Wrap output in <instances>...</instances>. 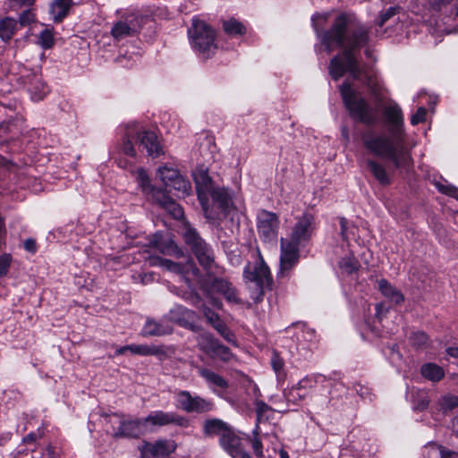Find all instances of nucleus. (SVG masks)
Returning <instances> with one entry per match:
<instances>
[{
    "label": "nucleus",
    "instance_id": "nucleus-45",
    "mask_svg": "<svg viewBox=\"0 0 458 458\" xmlns=\"http://www.w3.org/2000/svg\"><path fill=\"white\" fill-rule=\"evenodd\" d=\"M202 312L204 316L206 317L207 320L213 326L216 325L217 322H221L219 316L215 313L210 308L207 306H201Z\"/></svg>",
    "mask_w": 458,
    "mask_h": 458
},
{
    "label": "nucleus",
    "instance_id": "nucleus-46",
    "mask_svg": "<svg viewBox=\"0 0 458 458\" xmlns=\"http://www.w3.org/2000/svg\"><path fill=\"white\" fill-rule=\"evenodd\" d=\"M256 411H257V423L259 424L261 421L263 415L267 411H271V408L263 401H258L256 403Z\"/></svg>",
    "mask_w": 458,
    "mask_h": 458
},
{
    "label": "nucleus",
    "instance_id": "nucleus-14",
    "mask_svg": "<svg viewBox=\"0 0 458 458\" xmlns=\"http://www.w3.org/2000/svg\"><path fill=\"white\" fill-rule=\"evenodd\" d=\"M199 345L204 352L213 359H219L226 362L233 357L231 350L223 345L211 334H201L199 337Z\"/></svg>",
    "mask_w": 458,
    "mask_h": 458
},
{
    "label": "nucleus",
    "instance_id": "nucleus-63",
    "mask_svg": "<svg viewBox=\"0 0 458 458\" xmlns=\"http://www.w3.org/2000/svg\"><path fill=\"white\" fill-rule=\"evenodd\" d=\"M367 85L371 88V93L373 95H377V91H376V89L373 88L372 84H373V81H372V79L370 77L368 78L367 80Z\"/></svg>",
    "mask_w": 458,
    "mask_h": 458
},
{
    "label": "nucleus",
    "instance_id": "nucleus-64",
    "mask_svg": "<svg viewBox=\"0 0 458 458\" xmlns=\"http://www.w3.org/2000/svg\"><path fill=\"white\" fill-rule=\"evenodd\" d=\"M279 454H280V458H290L288 453L286 451H284V449H281L279 451Z\"/></svg>",
    "mask_w": 458,
    "mask_h": 458
},
{
    "label": "nucleus",
    "instance_id": "nucleus-19",
    "mask_svg": "<svg viewBox=\"0 0 458 458\" xmlns=\"http://www.w3.org/2000/svg\"><path fill=\"white\" fill-rule=\"evenodd\" d=\"M314 229V216L310 213H304L298 219L289 238L299 243L308 242L311 238Z\"/></svg>",
    "mask_w": 458,
    "mask_h": 458
},
{
    "label": "nucleus",
    "instance_id": "nucleus-2",
    "mask_svg": "<svg viewBox=\"0 0 458 458\" xmlns=\"http://www.w3.org/2000/svg\"><path fill=\"white\" fill-rule=\"evenodd\" d=\"M384 115L390 124L388 134L368 131L362 136L363 145L371 154L392 162L395 169H409L412 157L405 145L402 110L398 106H389Z\"/></svg>",
    "mask_w": 458,
    "mask_h": 458
},
{
    "label": "nucleus",
    "instance_id": "nucleus-18",
    "mask_svg": "<svg viewBox=\"0 0 458 458\" xmlns=\"http://www.w3.org/2000/svg\"><path fill=\"white\" fill-rule=\"evenodd\" d=\"M176 444L172 440L160 439L155 443H144L140 447L142 458L165 457L174 453Z\"/></svg>",
    "mask_w": 458,
    "mask_h": 458
},
{
    "label": "nucleus",
    "instance_id": "nucleus-6",
    "mask_svg": "<svg viewBox=\"0 0 458 458\" xmlns=\"http://www.w3.org/2000/svg\"><path fill=\"white\" fill-rule=\"evenodd\" d=\"M340 91L352 117L366 125H375L377 123V111L360 95L355 92L349 83L341 85Z\"/></svg>",
    "mask_w": 458,
    "mask_h": 458
},
{
    "label": "nucleus",
    "instance_id": "nucleus-53",
    "mask_svg": "<svg viewBox=\"0 0 458 458\" xmlns=\"http://www.w3.org/2000/svg\"><path fill=\"white\" fill-rule=\"evenodd\" d=\"M271 364L274 370L276 372H279L283 369L284 361L276 353H274V356L271 360Z\"/></svg>",
    "mask_w": 458,
    "mask_h": 458
},
{
    "label": "nucleus",
    "instance_id": "nucleus-32",
    "mask_svg": "<svg viewBox=\"0 0 458 458\" xmlns=\"http://www.w3.org/2000/svg\"><path fill=\"white\" fill-rule=\"evenodd\" d=\"M157 174L160 180L165 184V188H168L170 184L181 175L178 170L164 165L158 168Z\"/></svg>",
    "mask_w": 458,
    "mask_h": 458
},
{
    "label": "nucleus",
    "instance_id": "nucleus-36",
    "mask_svg": "<svg viewBox=\"0 0 458 458\" xmlns=\"http://www.w3.org/2000/svg\"><path fill=\"white\" fill-rule=\"evenodd\" d=\"M136 178H137L139 185L142 189V191L151 194V197L153 198V191L158 190V189L155 188L151 185L150 180H149L146 171L142 168L138 169L136 172Z\"/></svg>",
    "mask_w": 458,
    "mask_h": 458
},
{
    "label": "nucleus",
    "instance_id": "nucleus-51",
    "mask_svg": "<svg viewBox=\"0 0 458 458\" xmlns=\"http://www.w3.org/2000/svg\"><path fill=\"white\" fill-rule=\"evenodd\" d=\"M35 21V15L33 13H31V11L30 10H27V11H24L21 15H20V23L21 26H27V25H30V23L34 22Z\"/></svg>",
    "mask_w": 458,
    "mask_h": 458
},
{
    "label": "nucleus",
    "instance_id": "nucleus-54",
    "mask_svg": "<svg viewBox=\"0 0 458 458\" xmlns=\"http://www.w3.org/2000/svg\"><path fill=\"white\" fill-rule=\"evenodd\" d=\"M24 248L26 250L34 253L37 250L36 242L33 239H27L24 242Z\"/></svg>",
    "mask_w": 458,
    "mask_h": 458
},
{
    "label": "nucleus",
    "instance_id": "nucleus-47",
    "mask_svg": "<svg viewBox=\"0 0 458 458\" xmlns=\"http://www.w3.org/2000/svg\"><path fill=\"white\" fill-rule=\"evenodd\" d=\"M427 110L425 107H420L417 112L412 114L411 123L412 125H417L420 123H423L426 119Z\"/></svg>",
    "mask_w": 458,
    "mask_h": 458
},
{
    "label": "nucleus",
    "instance_id": "nucleus-25",
    "mask_svg": "<svg viewBox=\"0 0 458 458\" xmlns=\"http://www.w3.org/2000/svg\"><path fill=\"white\" fill-rule=\"evenodd\" d=\"M422 377L433 382H438L445 377V370L436 363H426L420 368Z\"/></svg>",
    "mask_w": 458,
    "mask_h": 458
},
{
    "label": "nucleus",
    "instance_id": "nucleus-20",
    "mask_svg": "<svg viewBox=\"0 0 458 458\" xmlns=\"http://www.w3.org/2000/svg\"><path fill=\"white\" fill-rule=\"evenodd\" d=\"M220 445L233 458H251L250 454L244 450L242 439L233 428L220 437Z\"/></svg>",
    "mask_w": 458,
    "mask_h": 458
},
{
    "label": "nucleus",
    "instance_id": "nucleus-35",
    "mask_svg": "<svg viewBox=\"0 0 458 458\" xmlns=\"http://www.w3.org/2000/svg\"><path fill=\"white\" fill-rule=\"evenodd\" d=\"M339 267L344 273L351 275L358 271L360 263L353 256H347L339 261Z\"/></svg>",
    "mask_w": 458,
    "mask_h": 458
},
{
    "label": "nucleus",
    "instance_id": "nucleus-41",
    "mask_svg": "<svg viewBox=\"0 0 458 458\" xmlns=\"http://www.w3.org/2000/svg\"><path fill=\"white\" fill-rule=\"evenodd\" d=\"M306 381L307 379H302L298 383L296 386L292 387L287 392L285 391L284 396L286 397V399L293 403L297 402L298 400H301L303 397V395L299 394V390L303 386L302 385Z\"/></svg>",
    "mask_w": 458,
    "mask_h": 458
},
{
    "label": "nucleus",
    "instance_id": "nucleus-55",
    "mask_svg": "<svg viewBox=\"0 0 458 458\" xmlns=\"http://www.w3.org/2000/svg\"><path fill=\"white\" fill-rule=\"evenodd\" d=\"M176 310L181 313L183 317H185L186 318H193V315H194V312L186 309V308H183V307H178L176 309Z\"/></svg>",
    "mask_w": 458,
    "mask_h": 458
},
{
    "label": "nucleus",
    "instance_id": "nucleus-12",
    "mask_svg": "<svg viewBox=\"0 0 458 458\" xmlns=\"http://www.w3.org/2000/svg\"><path fill=\"white\" fill-rule=\"evenodd\" d=\"M177 403L178 408L187 413H206L214 408L211 401L199 395H192L188 391H180L177 394Z\"/></svg>",
    "mask_w": 458,
    "mask_h": 458
},
{
    "label": "nucleus",
    "instance_id": "nucleus-61",
    "mask_svg": "<svg viewBox=\"0 0 458 458\" xmlns=\"http://www.w3.org/2000/svg\"><path fill=\"white\" fill-rule=\"evenodd\" d=\"M340 224H341V229H342V235L344 237V234H345V231H346V224H347V221L345 218L342 217L340 219Z\"/></svg>",
    "mask_w": 458,
    "mask_h": 458
},
{
    "label": "nucleus",
    "instance_id": "nucleus-29",
    "mask_svg": "<svg viewBox=\"0 0 458 458\" xmlns=\"http://www.w3.org/2000/svg\"><path fill=\"white\" fill-rule=\"evenodd\" d=\"M430 403V397L426 390L417 389L412 392V407L414 411H425Z\"/></svg>",
    "mask_w": 458,
    "mask_h": 458
},
{
    "label": "nucleus",
    "instance_id": "nucleus-7",
    "mask_svg": "<svg viewBox=\"0 0 458 458\" xmlns=\"http://www.w3.org/2000/svg\"><path fill=\"white\" fill-rule=\"evenodd\" d=\"M243 276L247 283L252 284L255 287V293L252 295L255 302H260L265 291L272 289L273 278L260 254L255 261L247 264L243 271Z\"/></svg>",
    "mask_w": 458,
    "mask_h": 458
},
{
    "label": "nucleus",
    "instance_id": "nucleus-26",
    "mask_svg": "<svg viewBox=\"0 0 458 458\" xmlns=\"http://www.w3.org/2000/svg\"><path fill=\"white\" fill-rule=\"evenodd\" d=\"M378 287L383 295L395 304H400L404 301V297L402 293L391 285L386 279L378 281Z\"/></svg>",
    "mask_w": 458,
    "mask_h": 458
},
{
    "label": "nucleus",
    "instance_id": "nucleus-1",
    "mask_svg": "<svg viewBox=\"0 0 458 458\" xmlns=\"http://www.w3.org/2000/svg\"><path fill=\"white\" fill-rule=\"evenodd\" d=\"M349 22L346 14H340L328 30L319 33L316 28L327 52L330 53L335 47L343 48V52L334 56L329 64V74L335 81H338L346 72L354 80H359L363 73L355 53L369 43V30L361 24L351 28Z\"/></svg>",
    "mask_w": 458,
    "mask_h": 458
},
{
    "label": "nucleus",
    "instance_id": "nucleus-21",
    "mask_svg": "<svg viewBox=\"0 0 458 458\" xmlns=\"http://www.w3.org/2000/svg\"><path fill=\"white\" fill-rule=\"evenodd\" d=\"M153 200L167 211L174 218L183 217V209L163 190L153 191Z\"/></svg>",
    "mask_w": 458,
    "mask_h": 458
},
{
    "label": "nucleus",
    "instance_id": "nucleus-58",
    "mask_svg": "<svg viewBox=\"0 0 458 458\" xmlns=\"http://www.w3.org/2000/svg\"><path fill=\"white\" fill-rule=\"evenodd\" d=\"M46 451L49 458H57L55 447L52 445H47Z\"/></svg>",
    "mask_w": 458,
    "mask_h": 458
},
{
    "label": "nucleus",
    "instance_id": "nucleus-4",
    "mask_svg": "<svg viewBox=\"0 0 458 458\" xmlns=\"http://www.w3.org/2000/svg\"><path fill=\"white\" fill-rule=\"evenodd\" d=\"M136 139L140 146L146 149L148 155L151 157H158L165 154L163 148L154 131H148L140 127L138 123H132L126 128L125 139L123 145V152L130 157H136V150L131 142Z\"/></svg>",
    "mask_w": 458,
    "mask_h": 458
},
{
    "label": "nucleus",
    "instance_id": "nucleus-30",
    "mask_svg": "<svg viewBox=\"0 0 458 458\" xmlns=\"http://www.w3.org/2000/svg\"><path fill=\"white\" fill-rule=\"evenodd\" d=\"M199 373L209 384L214 385L221 389H226L229 386V384L226 379H225L220 375H218L209 369L200 368L199 369Z\"/></svg>",
    "mask_w": 458,
    "mask_h": 458
},
{
    "label": "nucleus",
    "instance_id": "nucleus-34",
    "mask_svg": "<svg viewBox=\"0 0 458 458\" xmlns=\"http://www.w3.org/2000/svg\"><path fill=\"white\" fill-rule=\"evenodd\" d=\"M456 407H458V396L456 395L445 394L437 401V409L439 411H447Z\"/></svg>",
    "mask_w": 458,
    "mask_h": 458
},
{
    "label": "nucleus",
    "instance_id": "nucleus-37",
    "mask_svg": "<svg viewBox=\"0 0 458 458\" xmlns=\"http://www.w3.org/2000/svg\"><path fill=\"white\" fill-rule=\"evenodd\" d=\"M223 28L228 35H243L245 33L244 26L235 19L225 21Z\"/></svg>",
    "mask_w": 458,
    "mask_h": 458
},
{
    "label": "nucleus",
    "instance_id": "nucleus-17",
    "mask_svg": "<svg viewBox=\"0 0 458 458\" xmlns=\"http://www.w3.org/2000/svg\"><path fill=\"white\" fill-rule=\"evenodd\" d=\"M149 247L158 250L163 255L182 257V250L175 243L169 234L156 233L149 240Z\"/></svg>",
    "mask_w": 458,
    "mask_h": 458
},
{
    "label": "nucleus",
    "instance_id": "nucleus-43",
    "mask_svg": "<svg viewBox=\"0 0 458 458\" xmlns=\"http://www.w3.org/2000/svg\"><path fill=\"white\" fill-rule=\"evenodd\" d=\"M258 436L259 425L257 424L256 428L253 430V438L251 439V445L255 454L258 457H263V445Z\"/></svg>",
    "mask_w": 458,
    "mask_h": 458
},
{
    "label": "nucleus",
    "instance_id": "nucleus-49",
    "mask_svg": "<svg viewBox=\"0 0 458 458\" xmlns=\"http://www.w3.org/2000/svg\"><path fill=\"white\" fill-rule=\"evenodd\" d=\"M171 349L169 347L165 346H150L149 348V355H155V356H167L170 352Z\"/></svg>",
    "mask_w": 458,
    "mask_h": 458
},
{
    "label": "nucleus",
    "instance_id": "nucleus-8",
    "mask_svg": "<svg viewBox=\"0 0 458 458\" xmlns=\"http://www.w3.org/2000/svg\"><path fill=\"white\" fill-rule=\"evenodd\" d=\"M106 423L112 427V437L117 438H136L146 433L144 420L126 419L123 414L105 415Z\"/></svg>",
    "mask_w": 458,
    "mask_h": 458
},
{
    "label": "nucleus",
    "instance_id": "nucleus-22",
    "mask_svg": "<svg viewBox=\"0 0 458 458\" xmlns=\"http://www.w3.org/2000/svg\"><path fill=\"white\" fill-rule=\"evenodd\" d=\"M208 194H210L214 205L220 209L223 216H225L233 209V198L228 189L216 186Z\"/></svg>",
    "mask_w": 458,
    "mask_h": 458
},
{
    "label": "nucleus",
    "instance_id": "nucleus-13",
    "mask_svg": "<svg viewBox=\"0 0 458 458\" xmlns=\"http://www.w3.org/2000/svg\"><path fill=\"white\" fill-rule=\"evenodd\" d=\"M143 17L131 13L123 20L115 22L111 30V35L115 40L135 36L141 29Z\"/></svg>",
    "mask_w": 458,
    "mask_h": 458
},
{
    "label": "nucleus",
    "instance_id": "nucleus-15",
    "mask_svg": "<svg viewBox=\"0 0 458 458\" xmlns=\"http://www.w3.org/2000/svg\"><path fill=\"white\" fill-rule=\"evenodd\" d=\"M301 243L290 239H281V273L290 270L299 260V246Z\"/></svg>",
    "mask_w": 458,
    "mask_h": 458
},
{
    "label": "nucleus",
    "instance_id": "nucleus-33",
    "mask_svg": "<svg viewBox=\"0 0 458 458\" xmlns=\"http://www.w3.org/2000/svg\"><path fill=\"white\" fill-rule=\"evenodd\" d=\"M170 190L177 191L179 196L186 197L191 192V182L186 180L182 174L173 182L168 187Z\"/></svg>",
    "mask_w": 458,
    "mask_h": 458
},
{
    "label": "nucleus",
    "instance_id": "nucleus-3",
    "mask_svg": "<svg viewBox=\"0 0 458 458\" xmlns=\"http://www.w3.org/2000/svg\"><path fill=\"white\" fill-rule=\"evenodd\" d=\"M148 260L151 266H159L169 272L181 276L191 289L192 303L195 306L200 304L201 298L193 289V281H196L199 284L200 289L208 293L216 292L224 295L230 302L239 303L241 301L235 287L226 279L220 277L212 278L211 274L213 271L207 273L208 278L203 279L199 267L191 258L185 262H174L160 257H148Z\"/></svg>",
    "mask_w": 458,
    "mask_h": 458
},
{
    "label": "nucleus",
    "instance_id": "nucleus-50",
    "mask_svg": "<svg viewBox=\"0 0 458 458\" xmlns=\"http://www.w3.org/2000/svg\"><path fill=\"white\" fill-rule=\"evenodd\" d=\"M437 188L440 192L452 196L458 199V188L453 186V185H443L439 184L437 185Z\"/></svg>",
    "mask_w": 458,
    "mask_h": 458
},
{
    "label": "nucleus",
    "instance_id": "nucleus-56",
    "mask_svg": "<svg viewBox=\"0 0 458 458\" xmlns=\"http://www.w3.org/2000/svg\"><path fill=\"white\" fill-rule=\"evenodd\" d=\"M441 458H457L458 454L454 452L446 451L444 449L439 450Z\"/></svg>",
    "mask_w": 458,
    "mask_h": 458
},
{
    "label": "nucleus",
    "instance_id": "nucleus-28",
    "mask_svg": "<svg viewBox=\"0 0 458 458\" xmlns=\"http://www.w3.org/2000/svg\"><path fill=\"white\" fill-rule=\"evenodd\" d=\"M72 0H55L51 4V13L55 21H61L72 6Z\"/></svg>",
    "mask_w": 458,
    "mask_h": 458
},
{
    "label": "nucleus",
    "instance_id": "nucleus-23",
    "mask_svg": "<svg viewBox=\"0 0 458 458\" xmlns=\"http://www.w3.org/2000/svg\"><path fill=\"white\" fill-rule=\"evenodd\" d=\"M367 166L373 177L383 186H387L392 182L391 174L386 170L384 164L379 161L369 159Z\"/></svg>",
    "mask_w": 458,
    "mask_h": 458
},
{
    "label": "nucleus",
    "instance_id": "nucleus-38",
    "mask_svg": "<svg viewBox=\"0 0 458 458\" xmlns=\"http://www.w3.org/2000/svg\"><path fill=\"white\" fill-rule=\"evenodd\" d=\"M54 34L49 29H45L38 37V44L44 49H49L54 46Z\"/></svg>",
    "mask_w": 458,
    "mask_h": 458
},
{
    "label": "nucleus",
    "instance_id": "nucleus-59",
    "mask_svg": "<svg viewBox=\"0 0 458 458\" xmlns=\"http://www.w3.org/2000/svg\"><path fill=\"white\" fill-rule=\"evenodd\" d=\"M432 4L437 6V7H440L442 5H446L447 4H449L452 0H430Z\"/></svg>",
    "mask_w": 458,
    "mask_h": 458
},
{
    "label": "nucleus",
    "instance_id": "nucleus-5",
    "mask_svg": "<svg viewBox=\"0 0 458 458\" xmlns=\"http://www.w3.org/2000/svg\"><path fill=\"white\" fill-rule=\"evenodd\" d=\"M181 234L185 245L196 257L199 265L207 273H210L216 267L215 255L212 248L188 222L183 224Z\"/></svg>",
    "mask_w": 458,
    "mask_h": 458
},
{
    "label": "nucleus",
    "instance_id": "nucleus-39",
    "mask_svg": "<svg viewBox=\"0 0 458 458\" xmlns=\"http://www.w3.org/2000/svg\"><path fill=\"white\" fill-rule=\"evenodd\" d=\"M410 340L412 344V345L421 348V347H427L429 343V337L428 335L421 331L414 332L411 334Z\"/></svg>",
    "mask_w": 458,
    "mask_h": 458
},
{
    "label": "nucleus",
    "instance_id": "nucleus-11",
    "mask_svg": "<svg viewBox=\"0 0 458 458\" xmlns=\"http://www.w3.org/2000/svg\"><path fill=\"white\" fill-rule=\"evenodd\" d=\"M193 177L196 183L198 197L204 210L205 216L208 219L219 218V216L214 215L208 207V194L216 187L208 171L203 168H199L193 174Z\"/></svg>",
    "mask_w": 458,
    "mask_h": 458
},
{
    "label": "nucleus",
    "instance_id": "nucleus-48",
    "mask_svg": "<svg viewBox=\"0 0 458 458\" xmlns=\"http://www.w3.org/2000/svg\"><path fill=\"white\" fill-rule=\"evenodd\" d=\"M396 13L395 7H390L386 12L381 13L379 20L377 21V24L379 27H382L390 18H392Z\"/></svg>",
    "mask_w": 458,
    "mask_h": 458
},
{
    "label": "nucleus",
    "instance_id": "nucleus-60",
    "mask_svg": "<svg viewBox=\"0 0 458 458\" xmlns=\"http://www.w3.org/2000/svg\"><path fill=\"white\" fill-rule=\"evenodd\" d=\"M446 352L448 355H450L452 357L458 358V348L457 347H449L446 350Z\"/></svg>",
    "mask_w": 458,
    "mask_h": 458
},
{
    "label": "nucleus",
    "instance_id": "nucleus-62",
    "mask_svg": "<svg viewBox=\"0 0 458 458\" xmlns=\"http://www.w3.org/2000/svg\"><path fill=\"white\" fill-rule=\"evenodd\" d=\"M126 351H130V345H125V346H123L119 349L116 350L115 353L117 355H122Z\"/></svg>",
    "mask_w": 458,
    "mask_h": 458
},
{
    "label": "nucleus",
    "instance_id": "nucleus-57",
    "mask_svg": "<svg viewBox=\"0 0 458 458\" xmlns=\"http://www.w3.org/2000/svg\"><path fill=\"white\" fill-rule=\"evenodd\" d=\"M13 6L30 5L34 0H11Z\"/></svg>",
    "mask_w": 458,
    "mask_h": 458
},
{
    "label": "nucleus",
    "instance_id": "nucleus-27",
    "mask_svg": "<svg viewBox=\"0 0 458 458\" xmlns=\"http://www.w3.org/2000/svg\"><path fill=\"white\" fill-rule=\"evenodd\" d=\"M145 335H165L172 333V327L161 322L148 319L144 327Z\"/></svg>",
    "mask_w": 458,
    "mask_h": 458
},
{
    "label": "nucleus",
    "instance_id": "nucleus-31",
    "mask_svg": "<svg viewBox=\"0 0 458 458\" xmlns=\"http://www.w3.org/2000/svg\"><path fill=\"white\" fill-rule=\"evenodd\" d=\"M16 28V21L13 18L6 17L0 21V38L4 41L12 38Z\"/></svg>",
    "mask_w": 458,
    "mask_h": 458
},
{
    "label": "nucleus",
    "instance_id": "nucleus-9",
    "mask_svg": "<svg viewBox=\"0 0 458 458\" xmlns=\"http://www.w3.org/2000/svg\"><path fill=\"white\" fill-rule=\"evenodd\" d=\"M192 47L208 58L216 49L215 30L203 21L194 20L189 30Z\"/></svg>",
    "mask_w": 458,
    "mask_h": 458
},
{
    "label": "nucleus",
    "instance_id": "nucleus-16",
    "mask_svg": "<svg viewBox=\"0 0 458 458\" xmlns=\"http://www.w3.org/2000/svg\"><path fill=\"white\" fill-rule=\"evenodd\" d=\"M279 220L276 214L261 210L258 215V232L265 241L276 237Z\"/></svg>",
    "mask_w": 458,
    "mask_h": 458
},
{
    "label": "nucleus",
    "instance_id": "nucleus-40",
    "mask_svg": "<svg viewBox=\"0 0 458 458\" xmlns=\"http://www.w3.org/2000/svg\"><path fill=\"white\" fill-rule=\"evenodd\" d=\"M30 90L31 92L32 99L35 101H39L47 94L48 88L45 83L37 81V85L30 88Z\"/></svg>",
    "mask_w": 458,
    "mask_h": 458
},
{
    "label": "nucleus",
    "instance_id": "nucleus-42",
    "mask_svg": "<svg viewBox=\"0 0 458 458\" xmlns=\"http://www.w3.org/2000/svg\"><path fill=\"white\" fill-rule=\"evenodd\" d=\"M214 328L223 336L228 343L235 344L233 334L227 328L225 324L221 321L215 325Z\"/></svg>",
    "mask_w": 458,
    "mask_h": 458
},
{
    "label": "nucleus",
    "instance_id": "nucleus-10",
    "mask_svg": "<svg viewBox=\"0 0 458 458\" xmlns=\"http://www.w3.org/2000/svg\"><path fill=\"white\" fill-rule=\"evenodd\" d=\"M146 432L152 431L154 427L174 425L182 428L191 427L189 418L174 411H155L143 419Z\"/></svg>",
    "mask_w": 458,
    "mask_h": 458
},
{
    "label": "nucleus",
    "instance_id": "nucleus-24",
    "mask_svg": "<svg viewBox=\"0 0 458 458\" xmlns=\"http://www.w3.org/2000/svg\"><path fill=\"white\" fill-rule=\"evenodd\" d=\"M231 429V427L219 419L207 420L203 425V431L207 437L218 435L220 437H223V436L228 433Z\"/></svg>",
    "mask_w": 458,
    "mask_h": 458
},
{
    "label": "nucleus",
    "instance_id": "nucleus-52",
    "mask_svg": "<svg viewBox=\"0 0 458 458\" xmlns=\"http://www.w3.org/2000/svg\"><path fill=\"white\" fill-rule=\"evenodd\" d=\"M149 348L148 345L144 344H131L130 345V352H131L134 354H140V355H149Z\"/></svg>",
    "mask_w": 458,
    "mask_h": 458
},
{
    "label": "nucleus",
    "instance_id": "nucleus-44",
    "mask_svg": "<svg viewBox=\"0 0 458 458\" xmlns=\"http://www.w3.org/2000/svg\"><path fill=\"white\" fill-rule=\"evenodd\" d=\"M12 263L11 254L4 253L0 256V277L7 275Z\"/></svg>",
    "mask_w": 458,
    "mask_h": 458
}]
</instances>
